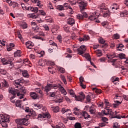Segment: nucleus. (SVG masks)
<instances>
[{
    "instance_id": "obj_1",
    "label": "nucleus",
    "mask_w": 128,
    "mask_h": 128,
    "mask_svg": "<svg viewBox=\"0 0 128 128\" xmlns=\"http://www.w3.org/2000/svg\"><path fill=\"white\" fill-rule=\"evenodd\" d=\"M68 2H70L72 6H74L76 4H78L79 6L82 10H86V6H88L87 3L84 1H82V0H74L72 1V0H68Z\"/></svg>"
},
{
    "instance_id": "obj_2",
    "label": "nucleus",
    "mask_w": 128,
    "mask_h": 128,
    "mask_svg": "<svg viewBox=\"0 0 128 128\" xmlns=\"http://www.w3.org/2000/svg\"><path fill=\"white\" fill-rule=\"evenodd\" d=\"M8 92L10 94H13V96L11 97L10 98V100L11 102H12L13 104H14L16 102L14 100V98H16V95L17 94L18 96H20V92L16 90V89H14V88H9Z\"/></svg>"
},
{
    "instance_id": "obj_3",
    "label": "nucleus",
    "mask_w": 128,
    "mask_h": 128,
    "mask_svg": "<svg viewBox=\"0 0 128 128\" xmlns=\"http://www.w3.org/2000/svg\"><path fill=\"white\" fill-rule=\"evenodd\" d=\"M16 124H20V126H28V124H30L28 120L26 118L16 119Z\"/></svg>"
},
{
    "instance_id": "obj_4",
    "label": "nucleus",
    "mask_w": 128,
    "mask_h": 128,
    "mask_svg": "<svg viewBox=\"0 0 128 128\" xmlns=\"http://www.w3.org/2000/svg\"><path fill=\"white\" fill-rule=\"evenodd\" d=\"M84 98H86V94H84V92H80L78 96L75 95V100L77 102H84Z\"/></svg>"
},
{
    "instance_id": "obj_5",
    "label": "nucleus",
    "mask_w": 128,
    "mask_h": 128,
    "mask_svg": "<svg viewBox=\"0 0 128 128\" xmlns=\"http://www.w3.org/2000/svg\"><path fill=\"white\" fill-rule=\"evenodd\" d=\"M1 62L3 64H9V66L10 68H14V63L12 61H10L8 60H6L4 58L1 59Z\"/></svg>"
},
{
    "instance_id": "obj_6",
    "label": "nucleus",
    "mask_w": 128,
    "mask_h": 128,
    "mask_svg": "<svg viewBox=\"0 0 128 128\" xmlns=\"http://www.w3.org/2000/svg\"><path fill=\"white\" fill-rule=\"evenodd\" d=\"M96 12L90 13V16H88L90 20H94L96 22H100V20L96 19Z\"/></svg>"
},
{
    "instance_id": "obj_7",
    "label": "nucleus",
    "mask_w": 128,
    "mask_h": 128,
    "mask_svg": "<svg viewBox=\"0 0 128 128\" xmlns=\"http://www.w3.org/2000/svg\"><path fill=\"white\" fill-rule=\"evenodd\" d=\"M102 112L104 114V116H108V114L114 116V112H112V110L110 108L102 110Z\"/></svg>"
},
{
    "instance_id": "obj_8",
    "label": "nucleus",
    "mask_w": 128,
    "mask_h": 128,
    "mask_svg": "<svg viewBox=\"0 0 128 128\" xmlns=\"http://www.w3.org/2000/svg\"><path fill=\"white\" fill-rule=\"evenodd\" d=\"M86 50V46L84 45L82 46L80 48H77V52H78L79 54H84Z\"/></svg>"
},
{
    "instance_id": "obj_9",
    "label": "nucleus",
    "mask_w": 128,
    "mask_h": 128,
    "mask_svg": "<svg viewBox=\"0 0 128 128\" xmlns=\"http://www.w3.org/2000/svg\"><path fill=\"white\" fill-rule=\"evenodd\" d=\"M0 116L1 117L0 120H2L3 122H10V116L6 115L4 116V114H1Z\"/></svg>"
},
{
    "instance_id": "obj_10",
    "label": "nucleus",
    "mask_w": 128,
    "mask_h": 128,
    "mask_svg": "<svg viewBox=\"0 0 128 128\" xmlns=\"http://www.w3.org/2000/svg\"><path fill=\"white\" fill-rule=\"evenodd\" d=\"M42 36H44V33L39 34L38 35L34 36L32 38H36V40H44V38H42Z\"/></svg>"
},
{
    "instance_id": "obj_11",
    "label": "nucleus",
    "mask_w": 128,
    "mask_h": 128,
    "mask_svg": "<svg viewBox=\"0 0 128 128\" xmlns=\"http://www.w3.org/2000/svg\"><path fill=\"white\" fill-rule=\"evenodd\" d=\"M28 10H30V12H34L35 14H36L38 12V7H32V6H30L28 8Z\"/></svg>"
},
{
    "instance_id": "obj_12",
    "label": "nucleus",
    "mask_w": 128,
    "mask_h": 128,
    "mask_svg": "<svg viewBox=\"0 0 128 128\" xmlns=\"http://www.w3.org/2000/svg\"><path fill=\"white\" fill-rule=\"evenodd\" d=\"M32 2H34V4H36V6H39L40 8H42V2L40 1V0H31Z\"/></svg>"
},
{
    "instance_id": "obj_13",
    "label": "nucleus",
    "mask_w": 128,
    "mask_h": 128,
    "mask_svg": "<svg viewBox=\"0 0 128 128\" xmlns=\"http://www.w3.org/2000/svg\"><path fill=\"white\" fill-rule=\"evenodd\" d=\"M114 114H116V112L115 111V112H114V114H113V116H112V118H118V120H120V118H126V116H122L120 115H116V116H114Z\"/></svg>"
},
{
    "instance_id": "obj_14",
    "label": "nucleus",
    "mask_w": 128,
    "mask_h": 128,
    "mask_svg": "<svg viewBox=\"0 0 128 128\" xmlns=\"http://www.w3.org/2000/svg\"><path fill=\"white\" fill-rule=\"evenodd\" d=\"M90 40V36L88 35H84L83 38H80L78 40L80 42H84V40Z\"/></svg>"
},
{
    "instance_id": "obj_15",
    "label": "nucleus",
    "mask_w": 128,
    "mask_h": 128,
    "mask_svg": "<svg viewBox=\"0 0 128 128\" xmlns=\"http://www.w3.org/2000/svg\"><path fill=\"white\" fill-rule=\"evenodd\" d=\"M82 116H84L85 120H88V118H90V114H88V113L86 111L82 112Z\"/></svg>"
},
{
    "instance_id": "obj_16",
    "label": "nucleus",
    "mask_w": 128,
    "mask_h": 128,
    "mask_svg": "<svg viewBox=\"0 0 128 128\" xmlns=\"http://www.w3.org/2000/svg\"><path fill=\"white\" fill-rule=\"evenodd\" d=\"M44 92H48L50 90H52V84H47L44 88Z\"/></svg>"
},
{
    "instance_id": "obj_17",
    "label": "nucleus",
    "mask_w": 128,
    "mask_h": 128,
    "mask_svg": "<svg viewBox=\"0 0 128 128\" xmlns=\"http://www.w3.org/2000/svg\"><path fill=\"white\" fill-rule=\"evenodd\" d=\"M30 96L33 100H36L38 98V94L36 92H30Z\"/></svg>"
},
{
    "instance_id": "obj_18",
    "label": "nucleus",
    "mask_w": 128,
    "mask_h": 128,
    "mask_svg": "<svg viewBox=\"0 0 128 128\" xmlns=\"http://www.w3.org/2000/svg\"><path fill=\"white\" fill-rule=\"evenodd\" d=\"M68 24H70V26H72L73 24H76L74 19L72 18H70L68 20Z\"/></svg>"
},
{
    "instance_id": "obj_19",
    "label": "nucleus",
    "mask_w": 128,
    "mask_h": 128,
    "mask_svg": "<svg viewBox=\"0 0 128 128\" xmlns=\"http://www.w3.org/2000/svg\"><path fill=\"white\" fill-rule=\"evenodd\" d=\"M14 84L17 88H20V83L18 80H15L14 82Z\"/></svg>"
},
{
    "instance_id": "obj_20",
    "label": "nucleus",
    "mask_w": 128,
    "mask_h": 128,
    "mask_svg": "<svg viewBox=\"0 0 128 128\" xmlns=\"http://www.w3.org/2000/svg\"><path fill=\"white\" fill-rule=\"evenodd\" d=\"M59 88L60 90V92H61L62 94H64V96H66V94H68L66 92V89H64V88L62 86H60V88Z\"/></svg>"
},
{
    "instance_id": "obj_21",
    "label": "nucleus",
    "mask_w": 128,
    "mask_h": 128,
    "mask_svg": "<svg viewBox=\"0 0 128 128\" xmlns=\"http://www.w3.org/2000/svg\"><path fill=\"white\" fill-rule=\"evenodd\" d=\"M34 106V110H40V108H42V104H33Z\"/></svg>"
},
{
    "instance_id": "obj_22",
    "label": "nucleus",
    "mask_w": 128,
    "mask_h": 128,
    "mask_svg": "<svg viewBox=\"0 0 128 128\" xmlns=\"http://www.w3.org/2000/svg\"><path fill=\"white\" fill-rule=\"evenodd\" d=\"M51 108L54 112H60V108L58 106H52Z\"/></svg>"
},
{
    "instance_id": "obj_23",
    "label": "nucleus",
    "mask_w": 128,
    "mask_h": 128,
    "mask_svg": "<svg viewBox=\"0 0 128 128\" xmlns=\"http://www.w3.org/2000/svg\"><path fill=\"white\" fill-rule=\"evenodd\" d=\"M14 56L18 58V56H22V52L20 50H18L16 52H14Z\"/></svg>"
},
{
    "instance_id": "obj_24",
    "label": "nucleus",
    "mask_w": 128,
    "mask_h": 128,
    "mask_svg": "<svg viewBox=\"0 0 128 128\" xmlns=\"http://www.w3.org/2000/svg\"><path fill=\"white\" fill-rule=\"evenodd\" d=\"M14 46V44L10 43L9 46L7 47V50L10 52L12 50V48Z\"/></svg>"
},
{
    "instance_id": "obj_25",
    "label": "nucleus",
    "mask_w": 128,
    "mask_h": 128,
    "mask_svg": "<svg viewBox=\"0 0 128 128\" xmlns=\"http://www.w3.org/2000/svg\"><path fill=\"white\" fill-rule=\"evenodd\" d=\"M0 124L2 128H8V122H6L4 120H0Z\"/></svg>"
},
{
    "instance_id": "obj_26",
    "label": "nucleus",
    "mask_w": 128,
    "mask_h": 128,
    "mask_svg": "<svg viewBox=\"0 0 128 128\" xmlns=\"http://www.w3.org/2000/svg\"><path fill=\"white\" fill-rule=\"evenodd\" d=\"M60 84H51V88H53L54 90H56L58 88H60Z\"/></svg>"
},
{
    "instance_id": "obj_27",
    "label": "nucleus",
    "mask_w": 128,
    "mask_h": 128,
    "mask_svg": "<svg viewBox=\"0 0 128 128\" xmlns=\"http://www.w3.org/2000/svg\"><path fill=\"white\" fill-rule=\"evenodd\" d=\"M22 75L24 78H28L30 75H28V71L26 70H24L22 72Z\"/></svg>"
},
{
    "instance_id": "obj_28",
    "label": "nucleus",
    "mask_w": 128,
    "mask_h": 128,
    "mask_svg": "<svg viewBox=\"0 0 128 128\" xmlns=\"http://www.w3.org/2000/svg\"><path fill=\"white\" fill-rule=\"evenodd\" d=\"M26 44L27 48L32 49V42H30V41L26 42Z\"/></svg>"
},
{
    "instance_id": "obj_29",
    "label": "nucleus",
    "mask_w": 128,
    "mask_h": 128,
    "mask_svg": "<svg viewBox=\"0 0 128 128\" xmlns=\"http://www.w3.org/2000/svg\"><path fill=\"white\" fill-rule=\"evenodd\" d=\"M68 112H70V109H66V108H62V114H70L68 113Z\"/></svg>"
},
{
    "instance_id": "obj_30",
    "label": "nucleus",
    "mask_w": 128,
    "mask_h": 128,
    "mask_svg": "<svg viewBox=\"0 0 128 128\" xmlns=\"http://www.w3.org/2000/svg\"><path fill=\"white\" fill-rule=\"evenodd\" d=\"M32 28L34 30H38V25H36V24L35 22H32Z\"/></svg>"
},
{
    "instance_id": "obj_31",
    "label": "nucleus",
    "mask_w": 128,
    "mask_h": 128,
    "mask_svg": "<svg viewBox=\"0 0 128 128\" xmlns=\"http://www.w3.org/2000/svg\"><path fill=\"white\" fill-rule=\"evenodd\" d=\"M110 10H107L106 12H104L103 14V16L104 18H107V16H110Z\"/></svg>"
},
{
    "instance_id": "obj_32",
    "label": "nucleus",
    "mask_w": 128,
    "mask_h": 128,
    "mask_svg": "<svg viewBox=\"0 0 128 128\" xmlns=\"http://www.w3.org/2000/svg\"><path fill=\"white\" fill-rule=\"evenodd\" d=\"M20 26L22 28H28V24H26V22H22L20 24Z\"/></svg>"
},
{
    "instance_id": "obj_33",
    "label": "nucleus",
    "mask_w": 128,
    "mask_h": 128,
    "mask_svg": "<svg viewBox=\"0 0 128 128\" xmlns=\"http://www.w3.org/2000/svg\"><path fill=\"white\" fill-rule=\"evenodd\" d=\"M22 100H17L15 102V106H18V108H20V102Z\"/></svg>"
},
{
    "instance_id": "obj_34",
    "label": "nucleus",
    "mask_w": 128,
    "mask_h": 128,
    "mask_svg": "<svg viewBox=\"0 0 128 128\" xmlns=\"http://www.w3.org/2000/svg\"><path fill=\"white\" fill-rule=\"evenodd\" d=\"M2 86H8V83L6 80H4L2 82Z\"/></svg>"
},
{
    "instance_id": "obj_35",
    "label": "nucleus",
    "mask_w": 128,
    "mask_h": 128,
    "mask_svg": "<svg viewBox=\"0 0 128 128\" xmlns=\"http://www.w3.org/2000/svg\"><path fill=\"white\" fill-rule=\"evenodd\" d=\"M96 54L97 56H98V58H100V56H102V51L100 50H96Z\"/></svg>"
},
{
    "instance_id": "obj_36",
    "label": "nucleus",
    "mask_w": 128,
    "mask_h": 128,
    "mask_svg": "<svg viewBox=\"0 0 128 128\" xmlns=\"http://www.w3.org/2000/svg\"><path fill=\"white\" fill-rule=\"evenodd\" d=\"M69 93L70 96H72L76 98V94H74V92L73 90H69Z\"/></svg>"
},
{
    "instance_id": "obj_37",
    "label": "nucleus",
    "mask_w": 128,
    "mask_h": 128,
    "mask_svg": "<svg viewBox=\"0 0 128 128\" xmlns=\"http://www.w3.org/2000/svg\"><path fill=\"white\" fill-rule=\"evenodd\" d=\"M75 128H82V124L80 122H76L74 124Z\"/></svg>"
},
{
    "instance_id": "obj_38",
    "label": "nucleus",
    "mask_w": 128,
    "mask_h": 128,
    "mask_svg": "<svg viewBox=\"0 0 128 128\" xmlns=\"http://www.w3.org/2000/svg\"><path fill=\"white\" fill-rule=\"evenodd\" d=\"M92 90H96V94H102V90L98 89L96 88H93Z\"/></svg>"
},
{
    "instance_id": "obj_39",
    "label": "nucleus",
    "mask_w": 128,
    "mask_h": 128,
    "mask_svg": "<svg viewBox=\"0 0 128 128\" xmlns=\"http://www.w3.org/2000/svg\"><path fill=\"white\" fill-rule=\"evenodd\" d=\"M84 56L86 60H88V62H90V57L89 54H85Z\"/></svg>"
},
{
    "instance_id": "obj_40",
    "label": "nucleus",
    "mask_w": 128,
    "mask_h": 128,
    "mask_svg": "<svg viewBox=\"0 0 128 128\" xmlns=\"http://www.w3.org/2000/svg\"><path fill=\"white\" fill-rule=\"evenodd\" d=\"M0 74H4V76H5V74H6V70L4 69H0Z\"/></svg>"
},
{
    "instance_id": "obj_41",
    "label": "nucleus",
    "mask_w": 128,
    "mask_h": 128,
    "mask_svg": "<svg viewBox=\"0 0 128 128\" xmlns=\"http://www.w3.org/2000/svg\"><path fill=\"white\" fill-rule=\"evenodd\" d=\"M89 112L91 114H96V109L90 108Z\"/></svg>"
},
{
    "instance_id": "obj_42",
    "label": "nucleus",
    "mask_w": 128,
    "mask_h": 128,
    "mask_svg": "<svg viewBox=\"0 0 128 128\" xmlns=\"http://www.w3.org/2000/svg\"><path fill=\"white\" fill-rule=\"evenodd\" d=\"M60 78L62 80L64 83V84H66V78L64 76H61Z\"/></svg>"
},
{
    "instance_id": "obj_43",
    "label": "nucleus",
    "mask_w": 128,
    "mask_h": 128,
    "mask_svg": "<svg viewBox=\"0 0 128 128\" xmlns=\"http://www.w3.org/2000/svg\"><path fill=\"white\" fill-rule=\"evenodd\" d=\"M58 70L61 74H64V68L62 67L58 68Z\"/></svg>"
},
{
    "instance_id": "obj_44",
    "label": "nucleus",
    "mask_w": 128,
    "mask_h": 128,
    "mask_svg": "<svg viewBox=\"0 0 128 128\" xmlns=\"http://www.w3.org/2000/svg\"><path fill=\"white\" fill-rule=\"evenodd\" d=\"M77 18L78 20H83L84 19V16L82 14H78L77 16Z\"/></svg>"
},
{
    "instance_id": "obj_45",
    "label": "nucleus",
    "mask_w": 128,
    "mask_h": 128,
    "mask_svg": "<svg viewBox=\"0 0 128 128\" xmlns=\"http://www.w3.org/2000/svg\"><path fill=\"white\" fill-rule=\"evenodd\" d=\"M57 39L59 40L60 42H62V37L60 35H58L57 36Z\"/></svg>"
},
{
    "instance_id": "obj_46",
    "label": "nucleus",
    "mask_w": 128,
    "mask_h": 128,
    "mask_svg": "<svg viewBox=\"0 0 128 128\" xmlns=\"http://www.w3.org/2000/svg\"><path fill=\"white\" fill-rule=\"evenodd\" d=\"M114 40H118V38H120V34H118V33L114 34Z\"/></svg>"
},
{
    "instance_id": "obj_47",
    "label": "nucleus",
    "mask_w": 128,
    "mask_h": 128,
    "mask_svg": "<svg viewBox=\"0 0 128 128\" xmlns=\"http://www.w3.org/2000/svg\"><path fill=\"white\" fill-rule=\"evenodd\" d=\"M98 42L100 44H104V42H106V41H104V38H100Z\"/></svg>"
},
{
    "instance_id": "obj_48",
    "label": "nucleus",
    "mask_w": 128,
    "mask_h": 128,
    "mask_svg": "<svg viewBox=\"0 0 128 128\" xmlns=\"http://www.w3.org/2000/svg\"><path fill=\"white\" fill-rule=\"evenodd\" d=\"M18 37L20 38V40H22V42L24 40V38H22V34H20V33H18Z\"/></svg>"
},
{
    "instance_id": "obj_49",
    "label": "nucleus",
    "mask_w": 128,
    "mask_h": 128,
    "mask_svg": "<svg viewBox=\"0 0 128 128\" xmlns=\"http://www.w3.org/2000/svg\"><path fill=\"white\" fill-rule=\"evenodd\" d=\"M43 28H44L45 30H46V32L50 30V28H48V26L46 24L44 25Z\"/></svg>"
},
{
    "instance_id": "obj_50",
    "label": "nucleus",
    "mask_w": 128,
    "mask_h": 128,
    "mask_svg": "<svg viewBox=\"0 0 128 128\" xmlns=\"http://www.w3.org/2000/svg\"><path fill=\"white\" fill-rule=\"evenodd\" d=\"M120 126H118V123L115 122L114 124L113 128H119Z\"/></svg>"
},
{
    "instance_id": "obj_51",
    "label": "nucleus",
    "mask_w": 128,
    "mask_h": 128,
    "mask_svg": "<svg viewBox=\"0 0 128 128\" xmlns=\"http://www.w3.org/2000/svg\"><path fill=\"white\" fill-rule=\"evenodd\" d=\"M31 116H32V118H34L36 116V112L32 111L31 113Z\"/></svg>"
},
{
    "instance_id": "obj_52",
    "label": "nucleus",
    "mask_w": 128,
    "mask_h": 128,
    "mask_svg": "<svg viewBox=\"0 0 128 128\" xmlns=\"http://www.w3.org/2000/svg\"><path fill=\"white\" fill-rule=\"evenodd\" d=\"M86 100L88 102H90V95H88L86 97Z\"/></svg>"
},
{
    "instance_id": "obj_53",
    "label": "nucleus",
    "mask_w": 128,
    "mask_h": 128,
    "mask_svg": "<svg viewBox=\"0 0 128 128\" xmlns=\"http://www.w3.org/2000/svg\"><path fill=\"white\" fill-rule=\"evenodd\" d=\"M70 38H72V40H76V36L74 33H72V34Z\"/></svg>"
},
{
    "instance_id": "obj_54",
    "label": "nucleus",
    "mask_w": 128,
    "mask_h": 128,
    "mask_svg": "<svg viewBox=\"0 0 128 128\" xmlns=\"http://www.w3.org/2000/svg\"><path fill=\"white\" fill-rule=\"evenodd\" d=\"M119 56L121 60H122V58H124V56H126V54H119Z\"/></svg>"
},
{
    "instance_id": "obj_55",
    "label": "nucleus",
    "mask_w": 128,
    "mask_h": 128,
    "mask_svg": "<svg viewBox=\"0 0 128 128\" xmlns=\"http://www.w3.org/2000/svg\"><path fill=\"white\" fill-rule=\"evenodd\" d=\"M121 68H122V72H128V68H124V66H122L121 67Z\"/></svg>"
},
{
    "instance_id": "obj_56",
    "label": "nucleus",
    "mask_w": 128,
    "mask_h": 128,
    "mask_svg": "<svg viewBox=\"0 0 128 128\" xmlns=\"http://www.w3.org/2000/svg\"><path fill=\"white\" fill-rule=\"evenodd\" d=\"M56 128H66V126L64 124H62V126H56Z\"/></svg>"
},
{
    "instance_id": "obj_57",
    "label": "nucleus",
    "mask_w": 128,
    "mask_h": 128,
    "mask_svg": "<svg viewBox=\"0 0 128 128\" xmlns=\"http://www.w3.org/2000/svg\"><path fill=\"white\" fill-rule=\"evenodd\" d=\"M65 100L68 102H72L68 96H65Z\"/></svg>"
},
{
    "instance_id": "obj_58",
    "label": "nucleus",
    "mask_w": 128,
    "mask_h": 128,
    "mask_svg": "<svg viewBox=\"0 0 128 128\" xmlns=\"http://www.w3.org/2000/svg\"><path fill=\"white\" fill-rule=\"evenodd\" d=\"M58 8L60 10H64V7L62 6H59Z\"/></svg>"
},
{
    "instance_id": "obj_59",
    "label": "nucleus",
    "mask_w": 128,
    "mask_h": 128,
    "mask_svg": "<svg viewBox=\"0 0 128 128\" xmlns=\"http://www.w3.org/2000/svg\"><path fill=\"white\" fill-rule=\"evenodd\" d=\"M82 14L83 16V17L84 18H88V14L86 12H82Z\"/></svg>"
},
{
    "instance_id": "obj_60",
    "label": "nucleus",
    "mask_w": 128,
    "mask_h": 128,
    "mask_svg": "<svg viewBox=\"0 0 128 128\" xmlns=\"http://www.w3.org/2000/svg\"><path fill=\"white\" fill-rule=\"evenodd\" d=\"M80 86H82V88H86V85L84 84L82 82H80Z\"/></svg>"
},
{
    "instance_id": "obj_61",
    "label": "nucleus",
    "mask_w": 128,
    "mask_h": 128,
    "mask_svg": "<svg viewBox=\"0 0 128 128\" xmlns=\"http://www.w3.org/2000/svg\"><path fill=\"white\" fill-rule=\"evenodd\" d=\"M108 22H104L102 23V25L103 26H108Z\"/></svg>"
},
{
    "instance_id": "obj_62",
    "label": "nucleus",
    "mask_w": 128,
    "mask_h": 128,
    "mask_svg": "<svg viewBox=\"0 0 128 128\" xmlns=\"http://www.w3.org/2000/svg\"><path fill=\"white\" fill-rule=\"evenodd\" d=\"M39 12L42 16H46V12L44 10H40Z\"/></svg>"
},
{
    "instance_id": "obj_63",
    "label": "nucleus",
    "mask_w": 128,
    "mask_h": 128,
    "mask_svg": "<svg viewBox=\"0 0 128 128\" xmlns=\"http://www.w3.org/2000/svg\"><path fill=\"white\" fill-rule=\"evenodd\" d=\"M100 126L102 127L105 126H106V122H101L99 124Z\"/></svg>"
},
{
    "instance_id": "obj_64",
    "label": "nucleus",
    "mask_w": 128,
    "mask_h": 128,
    "mask_svg": "<svg viewBox=\"0 0 128 128\" xmlns=\"http://www.w3.org/2000/svg\"><path fill=\"white\" fill-rule=\"evenodd\" d=\"M84 77L80 76V82H84Z\"/></svg>"
}]
</instances>
